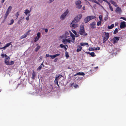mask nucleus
<instances>
[{
	"label": "nucleus",
	"mask_w": 126,
	"mask_h": 126,
	"mask_svg": "<svg viewBox=\"0 0 126 126\" xmlns=\"http://www.w3.org/2000/svg\"><path fill=\"white\" fill-rule=\"evenodd\" d=\"M79 33L81 35H82L84 36L87 35V33L85 32L84 27L83 25H81L80 26V29L79 32Z\"/></svg>",
	"instance_id": "nucleus-1"
},
{
	"label": "nucleus",
	"mask_w": 126,
	"mask_h": 126,
	"mask_svg": "<svg viewBox=\"0 0 126 126\" xmlns=\"http://www.w3.org/2000/svg\"><path fill=\"white\" fill-rule=\"evenodd\" d=\"M82 15L80 14L76 17L73 20V22H75L77 23L78 22L82 17Z\"/></svg>",
	"instance_id": "nucleus-2"
},
{
	"label": "nucleus",
	"mask_w": 126,
	"mask_h": 126,
	"mask_svg": "<svg viewBox=\"0 0 126 126\" xmlns=\"http://www.w3.org/2000/svg\"><path fill=\"white\" fill-rule=\"evenodd\" d=\"M95 18V17L94 16H88L85 18L84 19V22L86 23H87L90 20L94 19Z\"/></svg>",
	"instance_id": "nucleus-3"
},
{
	"label": "nucleus",
	"mask_w": 126,
	"mask_h": 126,
	"mask_svg": "<svg viewBox=\"0 0 126 126\" xmlns=\"http://www.w3.org/2000/svg\"><path fill=\"white\" fill-rule=\"evenodd\" d=\"M69 12V11L68 9L66 10L61 15L60 18L61 20H63L65 19L66 16L67 15Z\"/></svg>",
	"instance_id": "nucleus-4"
},
{
	"label": "nucleus",
	"mask_w": 126,
	"mask_h": 126,
	"mask_svg": "<svg viewBox=\"0 0 126 126\" xmlns=\"http://www.w3.org/2000/svg\"><path fill=\"white\" fill-rule=\"evenodd\" d=\"M69 32H65V34L62 35L60 36V38L61 39L63 38H67L69 37Z\"/></svg>",
	"instance_id": "nucleus-5"
},
{
	"label": "nucleus",
	"mask_w": 126,
	"mask_h": 126,
	"mask_svg": "<svg viewBox=\"0 0 126 126\" xmlns=\"http://www.w3.org/2000/svg\"><path fill=\"white\" fill-rule=\"evenodd\" d=\"M81 3V2L80 0H78L76 1L75 2L76 7L78 9L81 8L82 6V5H80Z\"/></svg>",
	"instance_id": "nucleus-6"
},
{
	"label": "nucleus",
	"mask_w": 126,
	"mask_h": 126,
	"mask_svg": "<svg viewBox=\"0 0 126 126\" xmlns=\"http://www.w3.org/2000/svg\"><path fill=\"white\" fill-rule=\"evenodd\" d=\"M119 40V38L117 37H114V38L111 40V42L114 44L117 43Z\"/></svg>",
	"instance_id": "nucleus-7"
},
{
	"label": "nucleus",
	"mask_w": 126,
	"mask_h": 126,
	"mask_svg": "<svg viewBox=\"0 0 126 126\" xmlns=\"http://www.w3.org/2000/svg\"><path fill=\"white\" fill-rule=\"evenodd\" d=\"M72 40V38H68L64 39L63 40V42L64 44H65L66 42H68L70 43L71 42V40Z\"/></svg>",
	"instance_id": "nucleus-8"
},
{
	"label": "nucleus",
	"mask_w": 126,
	"mask_h": 126,
	"mask_svg": "<svg viewBox=\"0 0 126 126\" xmlns=\"http://www.w3.org/2000/svg\"><path fill=\"white\" fill-rule=\"evenodd\" d=\"M40 34L41 33L40 32H39L37 34V36L35 37L34 38V42H36L39 40L40 38Z\"/></svg>",
	"instance_id": "nucleus-9"
},
{
	"label": "nucleus",
	"mask_w": 126,
	"mask_h": 126,
	"mask_svg": "<svg viewBox=\"0 0 126 126\" xmlns=\"http://www.w3.org/2000/svg\"><path fill=\"white\" fill-rule=\"evenodd\" d=\"M116 7H117V8L115 10V12L117 14H120L122 12V11L121 8L118 7H117L116 6Z\"/></svg>",
	"instance_id": "nucleus-10"
},
{
	"label": "nucleus",
	"mask_w": 126,
	"mask_h": 126,
	"mask_svg": "<svg viewBox=\"0 0 126 126\" xmlns=\"http://www.w3.org/2000/svg\"><path fill=\"white\" fill-rule=\"evenodd\" d=\"M105 37L103 39L104 43L107 40L109 37V34L108 33L105 32Z\"/></svg>",
	"instance_id": "nucleus-11"
},
{
	"label": "nucleus",
	"mask_w": 126,
	"mask_h": 126,
	"mask_svg": "<svg viewBox=\"0 0 126 126\" xmlns=\"http://www.w3.org/2000/svg\"><path fill=\"white\" fill-rule=\"evenodd\" d=\"M75 23H76L75 22H73V21L70 24V27H71L73 28H75L76 27H77L78 26V25L75 24Z\"/></svg>",
	"instance_id": "nucleus-12"
},
{
	"label": "nucleus",
	"mask_w": 126,
	"mask_h": 126,
	"mask_svg": "<svg viewBox=\"0 0 126 126\" xmlns=\"http://www.w3.org/2000/svg\"><path fill=\"white\" fill-rule=\"evenodd\" d=\"M69 32L71 36L72 37L73 39V40H71V42L72 43H74L75 40V36L71 31H69Z\"/></svg>",
	"instance_id": "nucleus-13"
},
{
	"label": "nucleus",
	"mask_w": 126,
	"mask_h": 126,
	"mask_svg": "<svg viewBox=\"0 0 126 126\" xmlns=\"http://www.w3.org/2000/svg\"><path fill=\"white\" fill-rule=\"evenodd\" d=\"M126 22L125 21H123L121 22L120 25V27L121 28H123L126 27Z\"/></svg>",
	"instance_id": "nucleus-14"
},
{
	"label": "nucleus",
	"mask_w": 126,
	"mask_h": 126,
	"mask_svg": "<svg viewBox=\"0 0 126 126\" xmlns=\"http://www.w3.org/2000/svg\"><path fill=\"white\" fill-rule=\"evenodd\" d=\"M10 58L8 57H7L6 58L5 60L4 61V62L7 65L8 63H9V61L10 59Z\"/></svg>",
	"instance_id": "nucleus-15"
},
{
	"label": "nucleus",
	"mask_w": 126,
	"mask_h": 126,
	"mask_svg": "<svg viewBox=\"0 0 126 126\" xmlns=\"http://www.w3.org/2000/svg\"><path fill=\"white\" fill-rule=\"evenodd\" d=\"M62 77V76L60 75H57L54 81H58V80H59Z\"/></svg>",
	"instance_id": "nucleus-16"
},
{
	"label": "nucleus",
	"mask_w": 126,
	"mask_h": 126,
	"mask_svg": "<svg viewBox=\"0 0 126 126\" xmlns=\"http://www.w3.org/2000/svg\"><path fill=\"white\" fill-rule=\"evenodd\" d=\"M95 22H92L90 24L91 27L92 28H94L95 27Z\"/></svg>",
	"instance_id": "nucleus-17"
},
{
	"label": "nucleus",
	"mask_w": 126,
	"mask_h": 126,
	"mask_svg": "<svg viewBox=\"0 0 126 126\" xmlns=\"http://www.w3.org/2000/svg\"><path fill=\"white\" fill-rule=\"evenodd\" d=\"M31 11H29L28 9H26L24 11V13L26 15H28V14H29Z\"/></svg>",
	"instance_id": "nucleus-18"
},
{
	"label": "nucleus",
	"mask_w": 126,
	"mask_h": 126,
	"mask_svg": "<svg viewBox=\"0 0 126 126\" xmlns=\"http://www.w3.org/2000/svg\"><path fill=\"white\" fill-rule=\"evenodd\" d=\"M80 45L81 46H83L88 45V44L87 43H80Z\"/></svg>",
	"instance_id": "nucleus-19"
},
{
	"label": "nucleus",
	"mask_w": 126,
	"mask_h": 126,
	"mask_svg": "<svg viewBox=\"0 0 126 126\" xmlns=\"http://www.w3.org/2000/svg\"><path fill=\"white\" fill-rule=\"evenodd\" d=\"M82 47L78 45V49L77 50V52H79L82 49Z\"/></svg>",
	"instance_id": "nucleus-20"
},
{
	"label": "nucleus",
	"mask_w": 126,
	"mask_h": 126,
	"mask_svg": "<svg viewBox=\"0 0 126 126\" xmlns=\"http://www.w3.org/2000/svg\"><path fill=\"white\" fill-rule=\"evenodd\" d=\"M85 75V74L84 73H83L80 72H79V73H77V74L75 75L74 76H75L77 75H80L84 76Z\"/></svg>",
	"instance_id": "nucleus-21"
},
{
	"label": "nucleus",
	"mask_w": 126,
	"mask_h": 126,
	"mask_svg": "<svg viewBox=\"0 0 126 126\" xmlns=\"http://www.w3.org/2000/svg\"><path fill=\"white\" fill-rule=\"evenodd\" d=\"M12 8V7L11 6H10L8 7V8L7 9L6 12L10 13L11 10Z\"/></svg>",
	"instance_id": "nucleus-22"
},
{
	"label": "nucleus",
	"mask_w": 126,
	"mask_h": 126,
	"mask_svg": "<svg viewBox=\"0 0 126 126\" xmlns=\"http://www.w3.org/2000/svg\"><path fill=\"white\" fill-rule=\"evenodd\" d=\"M43 62L42 63V64H41V65L39 66L38 67L37 69V70H39L41 69L42 66H44V65L43 64Z\"/></svg>",
	"instance_id": "nucleus-23"
},
{
	"label": "nucleus",
	"mask_w": 126,
	"mask_h": 126,
	"mask_svg": "<svg viewBox=\"0 0 126 126\" xmlns=\"http://www.w3.org/2000/svg\"><path fill=\"white\" fill-rule=\"evenodd\" d=\"M37 47L34 50L35 51L37 52L38 50L40 48V46L37 45Z\"/></svg>",
	"instance_id": "nucleus-24"
},
{
	"label": "nucleus",
	"mask_w": 126,
	"mask_h": 126,
	"mask_svg": "<svg viewBox=\"0 0 126 126\" xmlns=\"http://www.w3.org/2000/svg\"><path fill=\"white\" fill-rule=\"evenodd\" d=\"M89 54L90 55H91L92 57H94L95 56V55L94 52H92L90 53L88 52Z\"/></svg>",
	"instance_id": "nucleus-25"
},
{
	"label": "nucleus",
	"mask_w": 126,
	"mask_h": 126,
	"mask_svg": "<svg viewBox=\"0 0 126 126\" xmlns=\"http://www.w3.org/2000/svg\"><path fill=\"white\" fill-rule=\"evenodd\" d=\"M114 24H112L110 26H109L108 27V28L109 29H111L114 27Z\"/></svg>",
	"instance_id": "nucleus-26"
},
{
	"label": "nucleus",
	"mask_w": 126,
	"mask_h": 126,
	"mask_svg": "<svg viewBox=\"0 0 126 126\" xmlns=\"http://www.w3.org/2000/svg\"><path fill=\"white\" fill-rule=\"evenodd\" d=\"M35 76V72L34 70L33 71V73H32V78L34 79Z\"/></svg>",
	"instance_id": "nucleus-27"
},
{
	"label": "nucleus",
	"mask_w": 126,
	"mask_h": 126,
	"mask_svg": "<svg viewBox=\"0 0 126 126\" xmlns=\"http://www.w3.org/2000/svg\"><path fill=\"white\" fill-rule=\"evenodd\" d=\"M90 1L96 3L98 4H99V3L97 2L95 0H89Z\"/></svg>",
	"instance_id": "nucleus-28"
},
{
	"label": "nucleus",
	"mask_w": 126,
	"mask_h": 126,
	"mask_svg": "<svg viewBox=\"0 0 126 126\" xmlns=\"http://www.w3.org/2000/svg\"><path fill=\"white\" fill-rule=\"evenodd\" d=\"M11 42H10L9 43H8L7 44H6V45H5V47H9V46H10V45H11Z\"/></svg>",
	"instance_id": "nucleus-29"
},
{
	"label": "nucleus",
	"mask_w": 126,
	"mask_h": 126,
	"mask_svg": "<svg viewBox=\"0 0 126 126\" xmlns=\"http://www.w3.org/2000/svg\"><path fill=\"white\" fill-rule=\"evenodd\" d=\"M14 63V62L13 61H11V62H10L8 63V64L7 65H13Z\"/></svg>",
	"instance_id": "nucleus-30"
},
{
	"label": "nucleus",
	"mask_w": 126,
	"mask_h": 126,
	"mask_svg": "<svg viewBox=\"0 0 126 126\" xmlns=\"http://www.w3.org/2000/svg\"><path fill=\"white\" fill-rule=\"evenodd\" d=\"M1 56H2L3 58L4 57H5L6 58L7 57H8L9 56H7L5 54H2L1 55Z\"/></svg>",
	"instance_id": "nucleus-31"
},
{
	"label": "nucleus",
	"mask_w": 126,
	"mask_h": 126,
	"mask_svg": "<svg viewBox=\"0 0 126 126\" xmlns=\"http://www.w3.org/2000/svg\"><path fill=\"white\" fill-rule=\"evenodd\" d=\"M118 32V29L117 28H116L114 31V32L113 33L114 34H116Z\"/></svg>",
	"instance_id": "nucleus-32"
},
{
	"label": "nucleus",
	"mask_w": 126,
	"mask_h": 126,
	"mask_svg": "<svg viewBox=\"0 0 126 126\" xmlns=\"http://www.w3.org/2000/svg\"><path fill=\"white\" fill-rule=\"evenodd\" d=\"M14 20L13 19H12L11 21V23L8 24L9 25H10L12 24L14 22Z\"/></svg>",
	"instance_id": "nucleus-33"
},
{
	"label": "nucleus",
	"mask_w": 126,
	"mask_h": 126,
	"mask_svg": "<svg viewBox=\"0 0 126 126\" xmlns=\"http://www.w3.org/2000/svg\"><path fill=\"white\" fill-rule=\"evenodd\" d=\"M9 13L8 12H6L5 15V18H6L7 16H8Z\"/></svg>",
	"instance_id": "nucleus-34"
},
{
	"label": "nucleus",
	"mask_w": 126,
	"mask_h": 126,
	"mask_svg": "<svg viewBox=\"0 0 126 126\" xmlns=\"http://www.w3.org/2000/svg\"><path fill=\"white\" fill-rule=\"evenodd\" d=\"M27 36L25 34H23V35L21 36V38L23 39V38H26Z\"/></svg>",
	"instance_id": "nucleus-35"
},
{
	"label": "nucleus",
	"mask_w": 126,
	"mask_h": 126,
	"mask_svg": "<svg viewBox=\"0 0 126 126\" xmlns=\"http://www.w3.org/2000/svg\"><path fill=\"white\" fill-rule=\"evenodd\" d=\"M30 31V30H29L25 34L27 36L29 34Z\"/></svg>",
	"instance_id": "nucleus-36"
},
{
	"label": "nucleus",
	"mask_w": 126,
	"mask_h": 126,
	"mask_svg": "<svg viewBox=\"0 0 126 126\" xmlns=\"http://www.w3.org/2000/svg\"><path fill=\"white\" fill-rule=\"evenodd\" d=\"M95 50V48H91L90 47L89 48V50L90 51H92L94 50Z\"/></svg>",
	"instance_id": "nucleus-37"
},
{
	"label": "nucleus",
	"mask_w": 126,
	"mask_h": 126,
	"mask_svg": "<svg viewBox=\"0 0 126 126\" xmlns=\"http://www.w3.org/2000/svg\"><path fill=\"white\" fill-rule=\"evenodd\" d=\"M101 21H98L97 23V26H99L101 24Z\"/></svg>",
	"instance_id": "nucleus-38"
},
{
	"label": "nucleus",
	"mask_w": 126,
	"mask_h": 126,
	"mask_svg": "<svg viewBox=\"0 0 126 126\" xmlns=\"http://www.w3.org/2000/svg\"><path fill=\"white\" fill-rule=\"evenodd\" d=\"M117 49L116 48H114V50H113V53L114 54H115L116 53V52L117 51Z\"/></svg>",
	"instance_id": "nucleus-39"
},
{
	"label": "nucleus",
	"mask_w": 126,
	"mask_h": 126,
	"mask_svg": "<svg viewBox=\"0 0 126 126\" xmlns=\"http://www.w3.org/2000/svg\"><path fill=\"white\" fill-rule=\"evenodd\" d=\"M65 56L66 57H69L68 54L67 52H65Z\"/></svg>",
	"instance_id": "nucleus-40"
},
{
	"label": "nucleus",
	"mask_w": 126,
	"mask_h": 126,
	"mask_svg": "<svg viewBox=\"0 0 126 126\" xmlns=\"http://www.w3.org/2000/svg\"><path fill=\"white\" fill-rule=\"evenodd\" d=\"M19 15V14L18 13V12H17L15 15L16 16V18H17Z\"/></svg>",
	"instance_id": "nucleus-41"
},
{
	"label": "nucleus",
	"mask_w": 126,
	"mask_h": 126,
	"mask_svg": "<svg viewBox=\"0 0 126 126\" xmlns=\"http://www.w3.org/2000/svg\"><path fill=\"white\" fill-rule=\"evenodd\" d=\"M72 32L76 35L77 32L76 31L74 30H72Z\"/></svg>",
	"instance_id": "nucleus-42"
},
{
	"label": "nucleus",
	"mask_w": 126,
	"mask_h": 126,
	"mask_svg": "<svg viewBox=\"0 0 126 126\" xmlns=\"http://www.w3.org/2000/svg\"><path fill=\"white\" fill-rule=\"evenodd\" d=\"M30 16V15L29 14L28 15V16L26 18V19L28 21L29 20V17Z\"/></svg>",
	"instance_id": "nucleus-43"
},
{
	"label": "nucleus",
	"mask_w": 126,
	"mask_h": 126,
	"mask_svg": "<svg viewBox=\"0 0 126 126\" xmlns=\"http://www.w3.org/2000/svg\"><path fill=\"white\" fill-rule=\"evenodd\" d=\"M99 18L100 20V21H102V16L101 15H100L99 16Z\"/></svg>",
	"instance_id": "nucleus-44"
},
{
	"label": "nucleus",
	"mask_w": 126,
	"mask_h": 126,
	"mask_svg": "<svg viewBox=\"0 0 126 126\" xmlns=\"http://www.w3.org/2000/svg\"><path fill=\"white\" fill-rule=\"evenodd\" d=\"M74 87L75 88H77L79 87V86H78V85L77 84H75V85H74Z\"/></svg>",
	"instance_id": "nucleus-45"
},
{
	"label": "nucleus",
	"mask_w": 126,
	"mask_h": 126,
	"mask_svg": "<svg viewBox=\"0 0 126 126\" xmlns=\"http://www.w3.org/2000/svg\"><path fill=\"white\" fill-rule=\"evenodd\" d=\"M54 0H49L48 1V2L49 3H50L52 2Z\"/></svg>",
	"instance_id": "nucleus-46"
},
{
	"label": "nucleus",
	"mask_w": 126,
	"mask_h": 126,
	"mask_svg": "<svg viewBox=\"0 0 126 126\" xmlns=\"http://www.w3.org/2000/svg\"><path fill=\"white\" fill-rule=\"evenodd\" d=\"M60 55L59 54H57L55 55H54L55 57H56L57 56H58Z\"/></svg>",
	"instance_id": "nucleus-47"
},
{
	"label": "nucleus",
	"mask_w": 126,
	"mask_h": 126,
	"mask_svg": "<svg viewBox=\"0 0 126 126\" xmlns=\"http://www.w3.org/2000/svg\"><path fill=\"white\" fill-rule=\"evenodd\" d=\"M60 47L61 48L64 47L65 46L63 44H61L60 45Z\"/></svg>",
	"instance_id": "nucleus-48"
},
{
	"label": "nucleus",
	"mask_w": 126,
	"mask_h": 126,
	"mask_svg": "<svg viewBox=\"0 0 126 126\" xmlns=\"http://www.w3.org/2000/svg\"><path fill=\"white\" fill-rule=\"evenodd\" d=\"M109 7L110 10L112 11H113V8L111 6L109 5Z\"/></svg>",
	"instance_id": "nucleus-49"
},
{
	"label": "nucleus",
	"mask_w": 126,
	"mask_h": 126,
	"mask_svg": "<svg viewBox=\"0 0 126 126\" xmlns=\"http://www.w3.org/2000/svg\"><path fill=\"white\" fill-rule=\"evenodd\" d=\"M50 57L52 59H54L55 58L54 55H51L50 56Z\"/></svg>",
	"instance_id": "nucleus-50"
},
{
	"label": "nucleus",
	"mask_w": 126,
	"mask_h": 126,
	"mask_svg": "<svg viewBox=\"0 0 126 126\" xmlns=\"http://www.w3.org/2000/svg\"><path fill=\"white\" fill-rule=\"evenodd\" d=\"M54 82H55V83H56V84L58 86H59V85L58 83V81H54Z\"/></svg>",
	"instance_id": "nucleus-51"
},
{
	"label": "nucleus",
	"mask_w": 126,
	"mask_h": 126,
	"mask_svg": "<svg viewBox=\"0 0 126 126\" xmlns=\"http://www.w3.org/2000/svg\"><path fill=\"white\" fill-rule=\"evenodd\" d=\"M121 19H123L125 21H126V18L124 17H121Z\"/></svg>",
	"instance_id": "nucleus-52"
},
{
	"label": "nucleus",
	"mask_w": 126,
	"mask_h": 126,
	"mask_svg": "<svg viewBox=\"0 0 126 126\" xmlns=\"http://www.w3.org/2000/svg\"><path fill=\"white\" fill-rule=\"evenodd\" d=\"M58 60V59L56 58L53 61L54 62H56Z\"/></svg>",
	"instance_id": "nucleus-53"
},
{
	"label": "nucleus",
	"mask_w": 126,
	"mask_h": 126,
	"mask_svg": "<svg viewBox=\"0 0 126 126\" xmlns=\"http://www.w3.org/2000/svg\"><path fill=\"white\" fill-rule=\"evenodd\" d=\"M100 49V48L99 47H96L95 48V50H99Z\"/></svg>",
	"instance_id": "nucleus-54"
},
{
	"label": "nucleus",
	"mask_w": 126,
	"mask_h": 126,
	"mask_svg": "<svg viewBox=\"0 0 126 126\" xmlns=\"http://www.w3.org/2000/svg\"><path fill=\"white\" fill-rule=\"evenodd\" d=\"M45 32H47L48 31V30L47 29H45Z\"/></svg>",
	"instance_id": "nucleus-55"
},
{
	"label": "nucleus",
	"mask_w": 126,
	"mask_h": 126,
	"mask_svg": "<svg viewBox=\"0 0 126 126\" xmlns=\"http://www.w3.org/2000/svg\"><path fill=\"white\" fill-rule=\"evenodd\" d=\"M50 55H49V54H46V57H50Z\"/></svg>",
	"instance_id": "nucleus-56"
},
{
	"label": "nucleus",
	"mask_w": 126,
	"mask_h": 126,
	"mask_svg": "<svg viewBox=\"0 0 126 126\" xmlns=\"http://www.w3.org/2000/svg\"><path fill=\"white\" fill-rule=\"evenodd\" d=\"M6 47H5V46L3 47H2V49H6Z\"/></svg>",
	"instance_id": "nucleus-57"
},
{
	"label": "nucleus",
	"mask_w": 126,
	"mask_h": 126,
	"mask_svg": "<svg viewBox=\"0 0 126 126\" xmlns=\"http://www.w3.org/2000/svg\"><path fill=\"white\" fill-rule=\"evenodd\" d=\"M82 9H83V10H85V7L84 6L83 7V8H82Z\"/></svg>",
	"instance_id": "nucleus-58"
},
{
	"label": "nucleus",
	"mask_w": 126,
	"mask_h": 126,
	"mask_svg": "<svg viewBox=\"0 0 126 126\" xmlns=\"http://www.w3.org/2000/svg\"><path fill=\"white\" fill-rule=\"evenodd\" d=\"M5 0H1V2L3 3L4 2Z\"/></svg>",
	"instance_id": "nucleus-59"
},
{
	"label": "nucleus",
	"mask_w": 126,
	"mask_h": 126,
	"mask_svg": "<svg viewBox=\"0 0 126 126\" xmlns=\"http://www.w3.org/2000/svg\"><path fill=\"white\" fill-rule=\"evenodd\" d=\"M64 48L65 50H66V49H67V48H66V47H65H65H64Z\"/></svg>",
	"instance_id": "nucleus-60"
},
{
	"label": "nucleus",
	"mask_w": 126,
	"mask_h": 126,
	"mask_svg": "<svg viewBox=\"0 0 126 126\" xmlns=\"http://www.w3.org/2000/svg\"><path fill=\"white\" fill-rule=\"evenodd\" d=\"M20 20L18 21V23H19V22H20Z\"/></svg>",
	"instance_id": "nucleus-61"
},
{
	"label": "nucleus",
	"mask_w": 126,
	"mask_h": 126,
	"mask_svg": "<svg viewBox=\"0 0 126 126\" xmlns=\"http://www.w3.org/2000/svg\"><path fill=\"white\" fill-rule=\"evenodd\" d=\"M98 68V67L97 66L95 68Z\"/></svg>",
	"instance_id": "nucleus-62"
},
{
	"label": "nucleus",
	"mask_w": 126,
	"mask_h": 126,
	"mask_svg": "<svg viewBox=\"0 0 126 126\" xmlns=\"http://www.w3.org/2000/svg\"><path fill=\"white\" fill-rule=\"evenodd\" d=\"M2 49V47H0V49Z\"/></svg>",
	"instance_id": "nucleus-63"
},
{
	"label": "nucleus",
	"mask_w": 126,
	"mask_h": 126,
	"mask_svg": "<svg viewBox=\"0 0 126 126\" xmlns=\"http://www.w3.org/2000/svg\"><path fill=\"white\" fill-rule=\"evenodd\" d=\"M78 36H76V37H78Z\"/></svg>",
	"instance_id": "nucleus-64"
}]
</instances>
